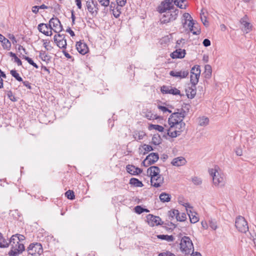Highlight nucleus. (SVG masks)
I'll list each match as a JSON object with an SVG mask.
<instances>
[{"label": "nucleus", "mask_w": 256, "mask_h": 256, "mask_svg": "<svg viewBox=\"0 0 256 256\" xmlns=\"http://www.w3.org/2000/svg\"><path fill=\"white\" fill-rule=\"evenodd\" d=\"M192 182L195 185H200L202 183V180L200 178L197 176H194L192 178Z\"/></svg>", "instance_id": "49530a36"}, {"label": "nucleus", "mask_w": 256, "mask_h": 256, "mask_svg": "<svg viewBox=\"0 0 256 256\" xmlns=\"http://www.w3.org/2000/svg\"><path fill=\"white\" fill-rule=\"evenodd\" d=\"M186 92L188 98H194L196 94V85L191 84V86H188L186 89Z\"/></svg>", "instance_id": "f3484780"}, {"label": "nucleus", "mask_w": 256, "mask_h": 256, "mask_svg": "<svg viewBox=\"0 0 256 256\" xmlns=\"http://www.w3.org/2000/svg\"><path fill=\"white\" fill-rule=\"evenodd\" d=\"M9 56L14 58V62L17 64L18 66H22V62L21 60L18 58V57L16 56V55L10 52L8 53Z\"/></svg>", "instance_id": "c9c22d12"}, {"label": "nucleus", "mask_w": 256, "mask_h": 256, "mask_svg": "<svg viewBox=\"0 0 256 256\" xmlns=\"http://www.w3.org/2000/svg\"><path fill=\"white\" fill-rule=\"evenodd\" d=\"M158 108L159 110H161L164 112H168L169 113L172 112V110H170L168 108H166L164 106L158 105Z\"/></svg>", "instance_id": "5fc2aeb1"}, {"label": "nucleus", "mask_w": 256, "mask_h": 256, "mask_svg": "<svg viewBox=\"0 0 256 256\" xmlns=\"http://www.w3.org/2000/svg\"><path fill=\"white\" fill-rule=\"evenodd\" d=\"M146 135L145 132L144 131H135L134 132V138L137 140H142L144 138V137Z\"/></svg>", "instance_id": "b1692460"}, {"label": "nucleus", "mask_w": 256, "mask_h": 256, "mask_svg": "<svg viewBox=\"0 0 256 256\" xmlns=\"http://www.w3.org/2000/svg\"><path fill=\"white\" fill-rule=\"evenodd\" d=\"M186 216L184 213H182L180 216V214L178 213V218H176V220L178 221H180V222H184L186 220Z\"/></svg>", "instance_id": "09e8293b"}, {"label": "nucleus", "mask_w": 256, "mask_h": 256, "mask_svg": "<svg viewBox=\"0 0 256 256\" xmlns=\"http://www.w3.org/2000/svg\"><path fill=\"white\" fill-rule=\"evenodd\" d=\"M148 129L150 130H155L160 132H162L164 130V128L163 126L158 125V124H150L148 126Z\"/></svg>", "instance_id": "473e14b6"}, {"label": "nucleus", "mask_w": 256, "mask_h": 256, "mask_svg": "<svg viewBox=\"0 0 256 256\" xmlns=\"http://www.w3.org/2000/svg\"><path fill=\"white\" fill-rule=\"evenodd\" d=\"M209 119L207 117L202 116L199 118L198 124L200 126H206L208 124Z\"/></svg>", "instance_id": "72a5a7b5"}, {"label": "nucleus", "mask_w": 256, "mask_h": 256, "mask_svg": "<svg viewBox=\"0 0 256 256\" xmlns=\"http://www.w3.org/2000/svg\"><path fill=\"white\" fill-rule=\"evenodd\" d=\"M126 172L132 175H135L136 166L132 164H128L126 166Z\"/></svg>", "instance_id": "f704fd0d"}, {"label": "nucleus", "mask_w": 256, "mask_h": 256, "mask_svg": "<svg viewBox=\"0 0 256 256\" xmlns=\"http://www.w3.org/2000/svg\"><path fill=\"white\" fill-rule=\"evenodd\" d=\"M235 226L238 230L241 232L246 233L248 230V222L242 216H238L236 218Z\"/></svg>", "instance_id": "7ed1b4c3"}, {"label": "nucleus", "mask_w": 256, "mask_h": 256, "mask_svg": "<svg viewBox=\"0 0 256 256\" xmlns=\"http://www.w3.org/2000/svg\"><path fill=\"white\" fill-rule=\"evenodd\" d=\"M134 211L138 214H141L144 212V208L140 206H136L134 208Z\"/></svg>", "instance_id": "8fccbe9b"}, {"label": "nucleus", "mask_w": 256, "mask_h": 256, "mask_svg": "<svg viewBox=\"0 0 256 256\" xmlns=\"http://www.w3.org/2000/svg\"><path fill=\"white\" fill-rule=\"evenodd\" d=\"M12 76L18 82H22V78L20 76L16 70H11L10 72Z\"/></svg>", "instance_id": "4c0bfd02"}, {"label": "nucleus", "mask_w": 256, "mask_h": 256, "mask_svg": "<svg viewBox=\"0 0 256 256\" xmlns=\"http://www.w3.org/2000/svg\"><path fill=\"white\" fill-rule=\"evenodd\" d=\"M160 169L157 166H151L147 170L148 174L150 177L151 185L159 188L164 182V178L160 174Z\"/></svg>", "instance_id": "f257e3e1"}, {"label": "nucleus", "mask_w": 256, "mask_h": 256, "mask_svg": "<svg viewBox=\"0 0 256 256\" xmlns=\"http://www.w3.org/2000/svg\"><path fill=\"white\" fill-rule=\"evenodd\" d=\"M174 0H164L161 2L160 6L158 7L159 12H163L170 11L174 10V4H172Z\"/></svg>", "instance_id": "0eeeda50"}, {"label": "nucleus", "mask_w": 256, "mask_h": 256, "mask_svg": "<svg viewBox=\"0 0 256 256\" xmlns=\"http://www.w3.org/2000/svg\"><path fill=\"white\" fill-rule=\"evenodd\" d=\"M200 69L199 66L196 65L192 68L190 70V74L200 76Z\"/></svg>", "instance_id": "2f4dec72"}, {"label": "nucleus", "mask_w": 256, "mask_h": 256, "mask_svg": "<svg viewBox=\"0 0 256 256\" xmlns=\"http://www.w3.org/2000/svg\"><path fill=\"white\" fill-rule=\"evenodd\" d=\"M180 249L185 254H188L192 250L194 251V246L192 241H180Z\"/></svg>", "instance_id": "9d476101"}, {"label": "nucleus", "mask_w": 256, "mask_h": 256, "mask_svg": "<svg viewBox=\"0 0 256 256\" xmlns=\"http://www.w3.org/2000/svg\"><path fill=\"white\" fill-rule=\"evenodd\" d=\"M66 196L69 200H73L75 198L74 192L72 190H68L65 193Z\"/></svg>", "instance_id": "a19ab883"}, {"label": "nucleus", "mask_w": 256, "mask_h": 256, "mask_svg": "<svg viewBox=\"0 0 256 256\" xmlns=\"http://www.w3.org/2000/svg\"><path fill=\"white\" fill-rule=\"evenodd\" d=\"M152 142L154 145H158L162 142V138L159 134H154L152 138Z\"/></svg>", "instance_id": "7c9ffc66"}, {"label": "nucleus", "mask_w": 256, "mask_h": 256, "mask_svg": "<svg viewBox=\"0 0 256 256\" xmlns=\"http://www.w3.org/2000/svg\"><path fill=\"white\" fill-rule=\"evenodd\" d=\"M204 76L206 78H210L212 76V69L210 64H206L204 66Z\"/></svg>", "instance_id": "c85d7f7f"}, {"label": "nucleus", "mask_w": 256, "mask_h": 256, "mask_svg": "<svg viewBox=\"0 0 256 256\" xmlns=\"http://www.w3.org/2000/svg\"><path fill=\"white\" fill-rule=\"evenodd\" d=\"M235 152L237 156H241L242 154V150L240 148H237Z\"/></svg>", "instance_id": "69168bd1"}, {"label": "nucleus", "mask_w": 256, "mask_h": 256, "mask_svg": "<svg viewBox=\"0 0 256 256\" xmlns=\"http://www.w3.org/2000/svg\"><path fill=\"white\" fill-rule=\"evenodd\" d=\"M99 3L104 6H108L110 4V0H98Z\"/></svg>", "instance_id": "864d4df0"}, {"label": "nucleus", "mask_w": 256, "mask_h": 256, "mask_svg": "<svg viewBox=\"0 0 256 256\" xmlns=\"http://www.w3.org/2000/svg\"><path fill=\"white\" fill-rule=\"evenodd\" d=\"M209 173L212 177L213 183L215 186H222L224 185V180L223 176H222L216 169L209 170Z\"/></svg>", "instance_id": "f03ea898"}, {"label": "nucleus", "mask_w": 256, "mask_h": 256, "mask_svg": "<svg viewBox=\"0 0 256 256\" xmlns=\"http://www.w3.org/2000/svg\"><path fill=\"white\" fill-rule=\"evenodd\" d=\"M186 1V0H174L173 2H174V4L178 7L181 9H183L186 8V6H183L182 3H184Z\"/></svg>", "instance_id": "37998d69"}, {"label": "nucleus", "mask_w": 256, "mask_h": 256, "mask_svg": "<svg viewBox=\"0 0 256 256\" xmlns=\"http://www.w3.org/2000/svg\"><path fill=\"white\" fill-rule=\"evenodd\" d=\"M183 18H184V20L189 21V22H190V20H194L191 16L187 12H185L184 14Z\"/></svg>", "instance_id": "6e6d98bb"}, {"label": "nucleus", "mask_w": 256, "mask_h": 256, "mask_svg": "<svg viewBox=\"0 0 256 256\" xmlns=\"http://www.w3.org/2000/svg\"><path fill=\"white\" fill-rule=\"evenodd\" d=\"M186 163V160L185 158L182 156L174 158L172 160L171 164L174 166H183Z\"/></svg>", "instance_id": "4be33fe9"}, {"label": "nucleus", "mask_w": 256, "mask_h": 256, "mask_svg": "<svg viewBox=\"0 0 256 256\" xmlns=\"http://www.w3.org/2000/svg\"><path fill=\"white\" fill-rule=\"evenodd\" d=\"M22 58H24L26 60L29 64L32 66L36 68H38V66L33 61V60L31 58L26 56H23Z\"/></svg>", "instance_id": "ea45409f"}, {"label": "nucleus", "mask_w": 256, "mask_h": 256, "mask_svg": "<svg viewBox=\"0 0 256 256\" xmlns=\"http://www.w3.org/2000/svg\"><path fill=\"white\" fill-rule=\"evenodd\" d=\"M130 184L136 187H142L143 186L144 184H142V182L140 180H139L138 178H131L130 180Z\"/></svg>", "instance_id": "a878e982"}, {"label": "nucleus", "mask_w": 256, "mask_h": 256, "mask_svg": "<svg viewBox=\"0 0 256 256\" xmlns=\"http://www.w3.org/2000/svg\"><path fill=\"white\" fill-rule=\"evenodd\" d=\"M174 127H176V131L180 132V135L181 133L185 129L186 124L184 122H178L177 124H176Z\"/></svg>", "instance_id": "cd10ccee"}, {"label": "nucleus", "mask_w": 256, "mask_h": 256, "mask_svg": "<svg viewBox=\"0 0 256 256\" xmlns=\"http://www.w3.org/2000/svg\"><path fill=\"white\" fill-rule=\"evenodd\" d=\"M202 14H204L203 10H202V12H201L200 14L202 15ZM201 20L203 24L205 26H208V20H206V16H204V18H202V16H201Z\"/></svg>", "instance_id": "13d9d810"}, {"label": "nucleus", "mask_w": 256, "mask_h": 256, "mask_svg": "<svg viewBox=\"0 0 256 256\" xmlns=\"http://www.w3.org/2000/svg\"><path fill=\"white\" fill-rule=\"evenodd\" d=\"M159 159V155L156 152H152L149 154L142 162V164L145 167H148L154 164Z\"/></svg>", "instance_id": "1a4fd4ad"}, {"label": "nucleus", "mask_w": 256, "mask_h": 256, "mask_svg": "<svg viewBox=\"0 0 256 256\" xmlns=\"http://www.w3.org/2000/svg\"><path fill=\"white\" fill-rule=\"evenodd\" d=\"M178 12L179 10L178 9H176L173 12L168 11L164 12L160 19L161 22L167 24L170 21L174 20L177 18Z\"/></svg>", "instance_id": "20e7f679"}, {"label": "nucleus", "mask_w": 256, "mask_h": 256, "mask_svg": "<svg viewBox=\"0 0 256 256\" xmlns=\"http://www.w3.org/2000/svg\"><path fill=\"white\" fill-rule=\"evenodd\" d=\"M22 84L28 89L31 90L32 88L31 84L28 81H23L22 80Z\"/></svg>", "instance_id": "0e129e2a"}, {"label": "nucleus", "mask_w": 256, "mask_h": 256, "mask_svg": "<svg viewBox=\"0 0 256 256\" xmlns=\"http://www.w3.org/2000/svg\"><path fill=\"white\" fill-rule=\"evenodd\" d=\"M210 226L214 230H216L217 228L216 223L212 221L210 222Z\"/></svg>", "instance_id": "338daca9"}, {"label": "nucleus", "mask_w": 256, "mask_h": 256, "mask_svg": "<svg viewBox=\"0 0 256 256\" xmlns=\"http://www.w3.org/2000/svg\"><path fill=\"white\" fill-rule=\"evenodd\" d=\"M116 4L120 7L124 6L127 2V0H116Z\"/></svg>", "instance_id": "4d7b16f0"}, {"label": "nucleus", "mask_w": 256, "mask_h": 256, "mask_svg": "<svg viewBox=\"0 0 256 256\" xmlns=\"http://www.w3.org/2000/svg\"><path fill=\"white\" fill-rule=\"evenodd\" d=\"M2 42H2V43L4 48L9 50L11 48V43L10 40L8 39L5 38L4 40H2Z\"/></svg>", "instance_id": "e433bc0d"}, {"label": "nucleus", "mask_w": 256, "mask_h": 256, "mask_svg": "<svg viewBox=\"0 0 256 256\" xmlns=\"http://www.w3.org/2000/svg\"><path fill=\"white\" fill-rule=\"evenodd\" d=\"M142 148L145 151L143 154H146V153L148 152H150L154 150L152 147L151 146L146 144H144L143 145Z\"/></svg>", "instance_id": "de8ad7c7"}, {"label": "nucleus", "mask_w": 256, "mask_h": 256, "mask_svg": "<svg viewBox=\"0 0 256 256\" xmlns=\"http://www.w3.org/2000/svg\"><path fill=\"white\" fill-rule=\"evenodd\" d=\"M94 0H88L86 2V6L88 11L90 13L92 16H96L97 14V12H94V8L93 6Z\"/></svg>", "instance_id": "5701e85b"}, {"label": "nucleus", "mask_w": 256, "mask_h": 256, "mask_svg": "<svg viewBox=\"0 0 256 256\" xmlns=\"http://www.w3.org/2000/svg\"><path fill=\"white\" fill-rule=\"evenodd\" d=\"M39 56L42 61L48 62L50 60V57L49 56L45 51L40 50L39 54Z\"/></svg>", "instance_id": "393cba45"}, {"label": "nucleus", "mask_w": 256, "mask_h": 256, "mask_svg": "<svg viewBox=\"0 0 256 256\" xmlns=\"http://www.w3.org/2000/svg\"><path fill=\"white\" fill-rule=\"evenodd\" d=\"M160 200L163 202H168L170 200L171 196L166 192H162L160 196Z\"/></svg>", "instance_id": "bb28decb"}, {"label": "nucleus", "mask_w": 256, "mask_h": 256, "mask_svg": "<svg viewBox=\"0 0 256 256\" xmlns=\"http://www.w3.org/2000/svg\"><path fill=\"white\" fill-rule=\"evenodd\" d=\"M186 54V50L178 48L174 50L170 54L172 58H184Z\"/></svg>", "instance_id": "a211bd4d"}, {"label": "nucleus", "mask_w": 256, "mask_h": 256, "mask_svg": "<svg viewBox=\"0 0 256 256\" xmlns=\"http://www.w3.org/2000/svg\"><path fill=\"white\" fill-rule=\"evenodd\" d=\"M200 76H196L190 74V83L192 84L196 85L198 82V79Z\"/></svg>", "instance_id": "58836bf2"}, {"label": "nucleus", "mask_w": 256, "mask_h": 256, "mask_svg": "<svg viewBox=\"0 0 256 256\" xmlns=\"http://www.w3.org/2000/svg\"><path fill=\"white\" fill-rule=\"evenodd\" d=\"M42 28H44L45 29H46V30H48V28H50V26H49V24H44V23H41L40 24H39L38 25V30L44 34H45L46 36H52V31H50V34H49V32L48 30H42Z\"/></svg>", "instance_id": "412c9836"}, {"label": "nucleus", "mask_w": 256, "mask_h": 256, "mask_svg": "<svg viewBox=\"0 0 256 256\" xmlns=\"http://www.w3.org/2000/svg\"><path fill=\"white\" fill-rule=\"evenodd\" d=\"M166 236L164 234H156L153 237V238H158L162 240H166Z\"/></svg>", "instance_id": "052dcab7"}, {"label": "nucleus", "mask_w": 256, "mask_h": 256, "mask_svg": "<svg viewBox=\"0 0 256 256\" xmlns=\"http://www.w3.org/2000/svg\"><path fill=\"white\" fill-rule=\"evenodd\" d=\"M188 27L189 28L190 31L193 34L199 35L200 34V28L194 26V20H190L188 24Z\"/></svg>", "instance_id": "aec40b11"}, {"label": "nucleus", "mask_w": 256, "mask_h": 256, "mask_svg": "<svg viewBox=\"0 0 256 256\" xmlns=\"http://www.w3.org/2000/svg\"><path fill=\"white\" fill-rule=\"evenodd\" d=\"M160 91L163 94H172L180 96V92L176 88L171 86H163L160 88Z\"/></svg>", "instance_id": "f8f14e48"}, {"label": "nucleus", "mask_w": 256, "mask_h": 256, "mask_svg": "<svg viewBox=\"0 0 256 256\" xmlns=\"http://www.w3.org/2000/svg\"><path fill=\"white\" fill-rule=\"evenodd\" d=\"M111 11H112V14L114 15V16L116 18H118L120 14H121V11L120 10H115V8L114 9V10H110Z\"/></svg>", "instance_id": "bf43d9fd"}, {"label": "nucleus", "mask_w": 256, "mask_h": 256, "mask_svg": "<svg viewBox=\"0 0 256 256\" xmlns=\"http://www.w3.org/2000/svg\"><path fill=\"white\" fill-rule=\"evenodd\" d=\"M52 24L54 28H56L58 26H60V30L62 31V25L60 20L57 18H52L49 21L50 28L52 30Z\"/></svg>", "instance_id": "6ab92c4d"}, {"label": "nucleus", "mask_w": 256, "mask_h": 256, "mask_svg": "<svg viewBox=\"0 0 256 256\" xmlns=\"http://www.w3.org/2000/svg\"><path fill=\"white\" fill-rule=\"evenodd\" d=\"M249 234H250V236H249L248 238L250 240H256V234L254 232L253 234L249 232Z\"/></svg>", "instance_id": "774afa93"}, {"label": "nucleus", "mask_w": 256, "mask_h": 256, "mask_svg": "<svg viewBox=\"0 0 256 256\" xmlns=\"http://www.w3.org/2000/svg\"><path fill=\"white\" fill-rule=\"evenodd\" d=\"M76 46L78 51L82 55L86 54L88 51L87 44L82 41L77 42Z\"/></svg>", "instance_id": "2eb2a0df"}, {"label": "nucleus", "mask_w": 256, "mask_h": 256, "mask_svg": "<svg viewBox=\"0 0 256 256\" xmlns=\"http://www.w3.org/2000/svg\"><path fill=\"white\" fill-rule=\"evenodd\" d=\"M168 123L170 126L169 128L166 130L167 134L172 138H174L179 136L180 132L176 131V128L174 127L176 124H174V122H168Z\"/></svg>", "instance_id": "4468645a"}, {"label": "nucleus", "mask_w": 256, "mask_h": 256, "mask_svg": "<svg viewBox=\"0 0 256 256\" xmlns=\"http://www.w3.org/2000/svg\"><path fill=\"white\" fill-rule=\"evenodd\" d=\"M146 220L148 224L150 226L161 225L164 224L161 218L158 216H154L152 214H149L146 216Z\"/></svg>", "instance_id": "9b49d317"}, {"label": "nucleus", "mask_w": 256, "mask_h": 256, "mask_svg": "<svg viewBox=\"0 0 256 256\" xmlns=\"http://www.w3.org/2000/svg\"><path fill=\"white\" fill-rule=\"evenodd\" d=\"M12 242V241H8H8H0V248H4L8 247Z\"/></svg>", "instance_id": "3c124183"}, {"label": "nucleus", "mask_w": 256, "mask_h": 256, "mask_svg": "<svg viewBox=\"0 0 256 256\" xmlns=\"http://www.w3.org/2000/svg\"><path fill=\"white\" fill-rule=\"evenodd\" d=\"M202 44L204 46L208 47V46H210L211 42H210V41L208 39L205 38L203 40Z\"/></svg>", "instance_id": "680f3d73"}, {"label": "nucleus", "mask_w": 256, "mask_h": 256, "mask_svg": "<svg viewBox=\"0 0 256 256\" xmlns=\"http://www.w3.org/2000/svg\"><path fill=\"white\" fill-rule=\"evenodd\" d=\"M56 37V39H57V40L58 41H60V40H65V35L64 34H56L54 37V39Z\"/></svg>", "instance_id": "603ef678"}, {"label": "nucleus", "mask_w": 256, "mask_h": 256, "mask_svg": "<svg viewBox=\"0 0 256 256\" xmlns=\"http://www.w3.org/2000/svg\"><path fill=\"white\" fill-rule=\"evenodd\" d=\"M189 74L188 70H183L180 71L171 70L170 72V75L173 77H176L180 79H182L186 78Z\"/></svg>", "instance_id": "ddd939ff"}, {"label": "nucleus", "mask_w": 256, "mask_h": 256, "mask_svg": "<svg viewBox=\"0 0 256 256\" xmlns=\"http://www.w3.org/2000/svg\"><path fill=\"white\" fill-rule=\"evenodd\" d=\"M54 42L56 43L57 46L60 48H66V40H63L58 41L56 38H54Z\"/></svg>", "instance_id": "c756f323"}, {"label": "nucleus", "mask_w": 256, "mask_h": 256, "mask_svg": "<svg viewBox=\"0 0 256 256\" xmlns=\"http://www.w3.org/2000/svg\"><path fill=\"white\" fill-rule=\"evenodd\" d=\"M7 96L8 98L13 102H16L18 100V99L14 96L11 90L8 91Z\"/></svg>", "instance_id": "a18cd8bd"}, {"label": "nucleus", "mask_w": 256, "mask_h": 256, "mask_svg": "<svg viewBox=\"0 0 256 256\" xmlns=\"http://www.w3.org/2000/svg\"><path fill=\"white\" fill-rule=\"evenodd\" d=\"M189 217L190 218V220L192 223H196L198 220V218L196 216H193L192 218H191V216L190 214H188Z\"/></svg>", "instance_id": "e2e57ef3"}, {"label": "nucleus", "mask_w": 256, "mask_h": 256, "mask_svg": "<svg viewBox=\"0 0 256 256\" xmlns=\"http://www.w3.org/2000/svg\"><path fill=\"white\" fill-rule=\"evenodd\" d=\"M16 238L18 240H24L26 238L24 236L17 234L12 235L9 240H16Z\"/></svg>", "instance_id": "c03bdc74"}, {"label": "nucleus", "mask_w": 256, "mask_h": 256, "mask_svg": "<svg viewBox=\"0 0 256 256\" xmlns=\"http://www.w3.org/2000/svg\"><path fill=\"white\" fill-rule=\"evenodd\" d=\"M179 212L177 210H172L168 212V216L170 218H174V217L176 218L178 215Z\"/></svg>", "instance_id": "79ce46f5"}, {"label": "nucleus", "mask_w": 256, "mask_h": 256, "mask_svg": "<svg viewBox=\"0 0 256 256\" xmlns=\"http://www.w3.org/2000/svg\"><path fill=\"white\" fill-rule=\"evenodd\" d=\"M248 17L246 15H245L240 20V24L243 26L244 32L246 33H248L252 30V26L248 22Z\"/></svg>", "instance_id": "dca6fc26"}, {"label": "nucleus", "mask_w": 256, "mask_h": 256, "mask_svg": "<svg viewBox=\"0 0 256 256\" xmlns=\"http://www.w3.org/2000/svg\"><path fill=\"white\" fill-rule=\"evenodd\" d=\"M20 242L16 241V243L14 241H13L12 249L8 252L10 256H16L18 254L22 253L24 250V244H20Z\"/></svg>", "instance_id": "423d86ee"}, {"label": "nucleus", "mask_w": 256, "mask_h": 256, "mask_svg": "<svg viewBox=\"0 0 256 256\" xmlns=\"http://www.w3.org/2000/svg\"><path fill=\"white\" fill-rule=\"evenodd\" d=\"M186 116V111L182 108L180 112L172 113L168 119V122H174V124L182 122Z\"/></svg>", "instance_id": "39448f33"}, {"label": "nucleus", "mask_w": 256, "mask_h": 256, "mask_svg": "<svg viewBox=\"0 0 256 256\" xmlns=\"http://www.w3.org/2000/svg\"><path fill=\"white\" fill-rule=\"evenodd\" d=\"M28 254L32 256L40 255L43 252L42 246L38 242L32 244L28 247Z\"/></svg>", "instance_id": "6e6552de"}]
</instances>
